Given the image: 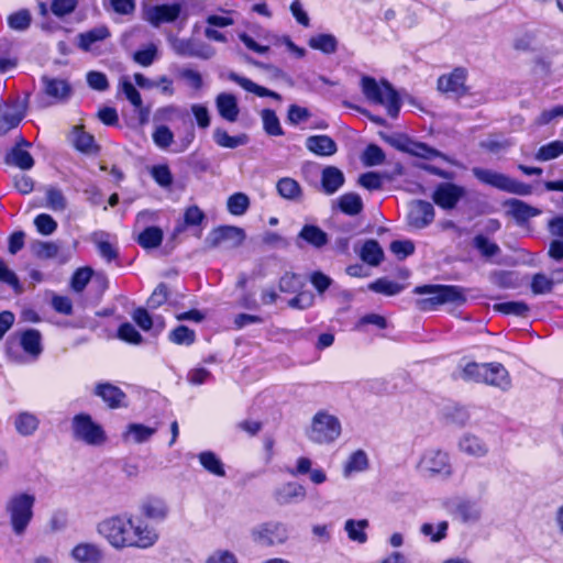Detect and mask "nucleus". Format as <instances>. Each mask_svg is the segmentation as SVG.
Listing matches in <instances>:
<instances>
[{"instance_id":"nucleus-1","label":"nucleus","mask_w":563,"mask_h":563,"mask_svg":"<svg viewBox=\"0 0 563 563\" xmlns=\"http://www.w3.org/2000/svg\"><path fill=\"white\" fill-rule=\"evenodd\" d=\"M97 532L113 549H148L158 540L157 531L142 518L133 515L117 514L102 519Z\"/></svg>"},{"instance_id":"nucleus-2","label":"nucleus","mask_w":563,"mask_h":563,"mask_svg":"<svg viewBox=\"0 0 563 563\" xmlns=\"http://www.w3.org/2000/svg\"><path fill=\"white\" fill-rule=\"evenodd\" d=\"M361 89L369 102L384 106L390 118L396 119L399 115L401 98L388 80L377 81L374 77L365 75L361 78Z\"/></svg>"},{"instance_id":"nucleus-3","label":"nucleus","mask_w":563,"mask_h":563,"mask_svg":"<svg viewBox=\"0 0 563 563\" xmlns=\"http://www.w3.org/2000/svg\"><path fill=\"white\" fill-rule=\"evenodd\" d=\"M413 292L430 295L428 298L418 299L416 301V306L420 311L435 310L439 306L444 303L461 306L466 302L465 289L457 285H422L415 287Z\"/></svg>"},{"instance_id":"nucleus-4","label":"nucleus","mask_w":563,"mask_h":563,"mask_svg":"<svg viewBox=\"0 0 563 563\" xmlns=\"http://www.w3.org/2000/svg\"><path fill=\"white\" fill-rule=\"evenodd\" d=\"M473 176L483 185L490 186L500 191L518 196H529L533 191L530 184L514 179L506 174L483 167H473Z\"/></svg>"},{"instance_id":"nucleus-5","label":"nucleus","mask_w":563,"mask_h":563,"mask_svg":"<svg viewBox=\"0 0 563 563\" xmlns=\"http://www.w3.org/2000/svg\"><path fill=\"white\" fill-rule=\"evenodd\" d=\"M34 504V495L27 493H18L9 498L5 510L10 518L12 531L16 536L23 534L32 521Z\"/></svg>"},{"instance_id":"nucleus-6","label":"nucleus","mask_w":563,"mask_h":563,"mask_svg":"<svg viewBox=\"0 0 563 563\" xmlns=\"http://www.w3.org/2000/svg\"><path fill=\"white\" fill-rule=\"evenodd\" d=\"M341 432L342 427L338 417L319 410L311 420L307 437L313 443L330 444L341 435Z\"/></svg>"},{"instance_id":"nucleus-7","label":"nucleus","mask_w":563,"mask_h":563,"mask_svg":"<svg viewBox=\"0 0 563 563\" xmlns=\"http://www.w3.org/2000/svg\"><path fill=\"white\" fill-rule=\"evenodd\" d=\"M73 437L92 446L102 445L107 434L102 426L96 422L89 413L80 412L71 419Z\"/></svg>"},{"instance_id":"nucleus-8","label":"nucleus","mask_w":563,"mask_h":563,"mask_svg":"<svg viewBox=\"0 0 563 563\" xmlns=\"http://www.w3.org/2000/svg\"><path fill=\"white\" fill-rule=\"evenodd\" d=\"M468 73L464 67H455L449 74H443L438 78L437 89L446 96L462 98L470 93L466 85Z\"/></svg>"},{"instance_id":"nucleus-9","label":"nucleus","mask_w":563,"mask_h":563,"mask_svg":"<svg viewBox=\"0 0 563 563\" xmlns=\"http://www.w3.org/2000/svg\"><path fill=\"white\" fill-rule=\"evenodd\" d=\"M252 539L262 547H274L288 539L286 527L280 522H264L252 530Z\"/></svg>"},{"instance_id":"nucleus-10","label":"nucleus","mask_w":563,"mask_h":563,"mask_svg":"<svg viewBox=\"0 0 563 563\" xmlns=\"http://www.w3.org/2000/svg\"><path fill=\"white\" fill-rule=\"evenodd\" d=\"M465 196L466 189L463 186L452 181H445L439 184L434 188L432 192V200L439 208L443 210H452Z\"/></svg>"},{"instance_id":"nucleus-11","label":"nucleus","mask_w":563,"mask_h":563,"mask_svg":"<svg viewBox=\"0 0 563 563\" xmlns=\"http://www.w3.org/2000/svg\"><path fill=\"white\" fill-rule=\"evenodd\" d=\"M93 395L101 398L110 410L128 407L126 394L119 386L109 382L97 383L93 388Z\"/></svg>"},{"instance_id":"nucleus-12","label":"nucleus","mask_w":563,"mask_h":563,"mask_svg":"<svg viewBox=\"0 0 563 563\" xmlns=\"http://www.w3.org/2000/svg\"><path fill=\"white\" fill-rule=\"evenodd\" d=\"M245 238L241 228L232 225H220L211 230L208 234L206 243L209 247H218L223 243L230 242L231 246H239Z\"/></svg>"},{"instance_id":"nucleus-13","label":"nucleus","mask_w":563,"mask_h":563,"mask_svg":"<svg viewBox=\"0 0 563 563\" xmlns=\"http://www.w3.org/2000/svg\"><path fill=\"white\" fill-rule=\"evenodd\" d=\"M30 146L31 143L26 141L23 135H20L14 146L7 153L4 162L22 170L31 169L35 162L31 153L26 150Z\"/></svg>"},{"instance_id":"nucleus-14","label":"nucleus","mask_w":563,"mask_h":563,"mask_svg":"<svg viewBox=\"0 0 563 563\" xmlns=\"http://www.w3.org/2000/svg\"><path fill=\"white\" fill-rule=\"evenodd\" d=\"M484 385L499 388L504 391L510 389L511 377L508 369L499 362L484 363Z\"/></svg>"},{"instance_id":"nucleus-15","label":"nucleus","mask_w":563,"mask_h":563,"mask_svg":"<svg viewBox=\"0 0 563 563\" xmlns=\"http://www.w3.org/2000/svg\"><path fill=\"white\" fill-rule=\"evenodd\" d=\"M420 464L431 475H450L452 472L449 454L441 450L428 451L421 457Z\"/></svg>"},{"instance_id":"nucleus-16","label":"nucleus","mask_w":563,"mask_h":563,"mask_svg":"<svg viewBox=\"0 0 563 563\" xmlns=\"http://www.w3.org/2000/svg\"><path fill=\"white\" fill-rule=\"evenodd\" d=\"M181 12V5L178 2L156 4L147 10V20L154 25L158 26L163 23L175 22Z\"/></svg>"},{"instance_id":"nucleus-17","label":"nucleus","mask_w":563,"mask_h":563,"mask_svg":"<svg viewBox=\"0 0 563 563\" xmlns=\"http://www.w3.org/2000/svg\"><path fill=\"white\" fill-rule=\"evenodd\" d=\"M435 217L433 205L426 200H417L409 211V224L415 229H424Z\"/></svg>"},{"instance_id":"nucleus-18","label":"nucleus","mask_w":563,"mask_h":563,"mask_svg":"<svg viewBox=\"0 0 563 563\" xmlns=\"http://www.w3.org/2000/svg\"><path fill=\"white\" fill-rule=\"evenodd\" d=\"M41 81L44 93L54 101H64L71 95V87L65 79L51 78L44 75Z\"/></svg>"},{"instance_id":"nucleus-19","label":"nucleus","mask_w":563,"mask_h":563,"mask_svg":"<svg viewBox=\"0 0 563 563\" xmlns=\"http://www.w3.org/2000/svg\"><path fill=\"white\" fill-rule=\"evenodd\" d=\"M504 205L508 207L507 213L519 224H523L531 218H534L541 213L540 209L516 198L506 200Z\"/></svg>"},{"instance_id":"nucleus-20","label":"nucleus","mask_w":563,"mask_h":563,"mask_svg":"<svg viewBox=\"0 0 563 563\" xmlns=\"http://www.w3.org/2000/svg\"><path fill=\"white\" fill-rule=\"evenodd\" d=\"M306 147L309 152L317 156H332L338 152L335 141L327 134H318L308 136Z\"/></svg>"},{"instance_id":"nucleus-21","label":"nucleus","mask_w":563,"mask_h":563,"mask_svg":"<svg viewBox=\"0 0 563 563\" xmlns=\"http://www.w3.org/2000/svg\"><path fill=\"white\" fill-rule=\"evenodd\" d=\"M142 515L151 520L163 521L168 516V506L166 501L157 496H147L141 504Z\"/></svg>"},{"instance_id":"nucleus-22","label":"nucleus","mask_w":563,"mask_h":563,"mask_svg":"<svg viewBox=\"0 0 563 563\" xmlns=\"http://www.w3.org/2000/svg\"><path fill=\"white\" fill-rule=\"evenodd\" d=\"M305 497V487L296 482L285 483L274 492V499L278 505H287Z\"/></svg>"},{"instance_id":"nucleus-23","label":"nucleus","mask_w":563,"mask_h":563,"mask_svg":"<svg viewBox=\"0 0 563 563\" xmlns=\"http://www.w3.org/2000/svg\"><path fill=\"white\" fill-rule=\"evenodd\" d=\"M345 178L341 169L335 166H327L321 172V188L325 195H333L343 185Z\"/></svg>"},{"instance_id":"nucleus-24","label":"nucleus","mask_w":563,"mask_h":563,"mask_svg":"<svg viewBox=\"0 0 563 563\" xmlns=\"http://www.w3.org/2000/svg\"><path fill=\"white\" fill-rule=\"evenodd\" d=\"M216 104L222 119L228 122H235L238 120L240 110L234 95L224 92L218 95Z\"/></svg>"},{"instance_id":"nucleus-25","label":"nucleus","mask_w":563,"mask_h":563,"mask_svg":"<svg viewBox=\"0 0 563 563\" xmlns=\"http://www.w3.org/2000/svg\"><path fill=\"white\" fill-rule=\"evenodd\" d=\"M71 556L79 563H100L101 549L93 543H79L71 550Z\"/></svg>"},{"instance_id":"nucleus-26","label":"nucleus","mask_w":563,"mask_h":563,"mask_svg":"<svg viewBox=\"0 0 563 563\" xmlns=\"http://www.w3.org/2000/svg\"><path fill=\"white\" fill-rule=\"evenodd\" d=\"M74 147L84 154H98L100 146L96 144L95 137L85 131L82 125L74 128Z\"/></svg>"},{"instance_id":"nucleus-27","label":"nucleus","mask_w":563,"mask_h":563,"mask_svg":"<svg viewBox=\"0 0 563 563\" xmlns=\"http://www.w3.org/2000/svg\"><path fill=\"white\" fill-rule=\"evenodd\" d=\"M231 79L235 81L240 87H242L245 91L252 92L257 97H268L275 100H280L282 96L276 91H273L264 86L257 85L253 80L246 77H242L235 74L231 75Z\"/></svg>"},{"instance_id":"nucleus-28","label":"nucleus","mask_w":563,"mask_h":563,"mask_svg":"<svg viewBox=\"0 0 563 563\" xmlns=\"http://www.w3.org/2000/svg\"><path fill=\"white\" fill-rule=\"evenodd\" d=\"M360 257L369 266H378L384 260V251L376 240L369 239L363 243Z\"/></svg>"},{"instance_id":"nucleus-29","label":"nucleus","mask_w":563,"mask_h":563,"mask_svg":"<svg viewBox=\"0 0 563 563\" xmlns=\"http://www.w3.org/2000/svg\"><path fill=\"white\" fill-rule=\"evenodd\" d=\"M41 333L36 329H26L20 335V345L22 350L34 357L42 353Z\"/></svg>"},{"instance_id":"nucleus-30","label":"nucleus","mask_w":563,"mask_h":563,"mask_svg":"<svg viewBox=\"0 0 563 563\" xmlns=\"http://www.w3.org/2000/svg\"><path fill=\"white\" fill-rule=\"evenodd\" d=\"M298 236L316 249H321L328 243V234L314 224H305Z\"/></svg>"},{"instance_id":"nucleus-31","label":"nucleus","mask_w":563,"mask_h":563,"mask_svg":"<svg viewBox=\"0 0 563 563\" xmlns=\"http://www.w3.org/2000/svg\"><path fill=\"white\" fill-rule=\"evenodd\" d=\"M40 419L29 411L19 412L14 419L16 432L23 437H30L38 429Z\"/></svg>"},{"instance_id":"nucleus-32","label":"nucleus","mask_w":563,"mask_h":563,"mask_svg":"<svg viewBox=\"0 0 563 563\" xmlns=\"http://www.w3.org/2000/svg\"><path fill=\"white\" fill-rule=\"evenodd\" d=\"M310 48L319 51L325 55L334 54L338 49V40L333 34L320 33L309 38Z\"/></svg>"},{"instance_id":"nucleus-33","label":"nucleus","mask_w":563,"mask_h":563,"mask_svg":"<svg viewBox=\"0 0 563 563\" xmlns=\"http://www.w3.org/2000/svg\"><path fill=\"white\" fill-rule=\"evenodd\" d=\"M109 36L110 32L107 26L91 29L78 34V47L84 52H89L95 43L101 42Z\"/></svg>"},{"instance_id":"nucleus-34","label":"nucleus","mask_w":563,"mask_h":563,"mask_svg":"<svg viewBox=\"0 0 563 563\" xmlns=\"http://www.w3.org/2000/svg\"><path fill=\"white\" fill-rule=\"evenodd\" d=\"M338 207L342 213L353 217L363 211L364 205L360 195L346 192L338 198Z\"/></svg>"},{"instance_id":"nucleus-35","label":"nucleus","mask_w":563,"mask_h":563,"mask_svg":"<svg viewBox=\"0 0 563 563\" xmlns=\"http://www.w3.org/2000/svg\"><path fill=\"white\" fill-rule=\"evenodd\" d=\"M459 448L462 452L475 456H485L488 449L483 440L473 434H465L459 442Z\"/></svg>"},{"instance_id":"nucleus-36","label":"nucleus","mask_w":563,"mask_h":563,"mask_svg":"<svg viewBox=\"0 0 563 563\" xmlns=\"http://www.w3.org/2000/svg\"><path fill=\"white\" fill-rule=\"evenodd\" d=\"M163 230L158 227H146L137 236V244L145 249L152 250L158 247L163 242Z\"/></svg>"},{"instance_id":"nucleus-37","label":"nucleus","mask_w":563,"mask_h":563,"mask_svg":"<svg viewBox=\"0 0 563 563\" xmlns=\"http://www.w3.org/2000/svg\"><path fill=\"white\" fill-rule=\"evenodd\" d=\"M199 462L201 466L209 472L210 474L224 477L225 468L222 461L218 457V455L212 451H202L198 454Z\"/></svg>"},{"instance_id":"nucleus-38","label":"nucleus","mask_w":563,"mask_h":563,"mask_svg":"<svg viewBox=\"0 0 563 563\" xmlns=\"http://www.w3.org/2000/svg\"><path fill=\"white\" fill-rule=\"evenodd\" d=\"M277 192L287 200H297L301 197L302 190L297 180L290 177H283L276 184Z\"/></svg>"},{"instance_id":"nucleus-39","label":"nucleus","mask_w":563,"mask_h":563,"mask_svg":"<svg viewBox=\"0 0 563 563\" xmlns=\"http://www.w3.org/2000/svg\"><path fill=\"white\" fill-rule=\"evenodd\" d=\"M196 339L195 330L185 324H178L168 333L169 342L176 345L190 346L196 342Z\"/></svg>"},{"instance_id":"nucleus-40","label":"nucleus","mask_w":563,"mask_h":563,"mask_svg":"<svg viewBox=\"0 0 563 563\" xmlns=\"http://www.w3.org/2000/svg\"><path fill=\"white\" fill-rule=\"evenodd\" d=\"M367 288L377 294L394 296L399 294L404 289V286L396 282L388 280L385 277H380L369 283Z\"/></svg>"},{"instance_id":"nucleus-41","label":"nucleus","mask_w":563,"mask_h":563,"mask_svg":"<svg viewBox=\"0 0 563 563\" xmlns=\"http://www.w3.org/2000/svg\"><path fill=\"white\" fill-rule=\"evenodd\" d=\"M305 285L302 277L292 272H286L279 278L278 288L282 292L294 294L298 292Z\"/></svg>"},{"instance_id":"nucleus-42","label":"nucleus","mask_w":563,"mask_h":563,"mask_svg":"<svg viewBox=\"0 0 563 563\" xmlns=\"http://www.w3.org/2000/svg\"><path fill=\"white\" fill-rule=\"evenodd\" d=\"M262 120L264 131L271 136H282L285 134L276 112L272 109L262 110Z\"/></svg>"},{"instance_id":"nucleus-43","label":"nucleus","mask_w":563,"mask_h":563,"mask_svg":"<svg viewBox=\"0 0 563 563\" xmlns=\"http://www.w3.org/2000/svg\"><path fill=\"white\" fill-rule=\"evenodd\" d=\"M494 310L506 316L526 317L530 309L525 301H505L495 303Z\"/></svg>"},{"instance_id":"nucleus-44","label":"nucleus","mask_w":563,"mask_h":563,"mask_svg":"<svg viewBox=\"0 0 563 563\" xmlns=\"http://www.w3.org/2000/svg\"><path fill=\"white\" fill-rule=\"evenodd\" d=\"M461 378L467 383L484 384V363H466L461 371Z\"/></svg>"},{"instance_id":"nucleus-45","label":"nucleus","mask_w":563,"mask_h":563,"mask_svg":"<svg viewBox=\"0 0 563 563\" xmlns=\"http://www.w3.org/2000/svg\"><path fill=\"white\" fill-rule=\"evenodd\" d=\"M93 275V271L91 267L85 266L77 268L70 278V287L71 289L80 294L85 290L87 285L89 284L91 277Z\"/></svg>"},{"instance_id":"nucleus-46","label":"nucleus","mask_w":563,"mask_h":563,"mask_svg":"<svg viewBox=\"0 0 563 563\" xmlns=\"http://www.w3.org/2000/svg\"><path fill=\"white\" fill-rule=\"evenodd\" d=\"M170 291L167 284L159 283L147 298L146 306L151 310H156L168 301Z\"/></svg>"},{"instance_id":"nucleus-47","label":"nucleus","mask_w":563,"mask_h":563,"mask_svg":"<svg viewBox=\"0 0 563 563\" xmlns=\"http://www.w3.org/2000/svg\"><path fill=\"white\" fill-rule=\"evenodd\" d=\"M563 154V141H552L540 146L536 153V159L547 162L554 159Z\"/></svg>"},{"instance_id":"nucleus-48","label":"nucleus","mask_w":563,"mask_h":563,"mask_svg":"<svg viewBox=\"0 0 563 563\" xmlns=\"http://www.w3.org/2000/svg\"><path fill=\"white\" fill-rule=\"evenodd\" d=\"M368 526L366 519H362L355 521L353 519H349L345 522V531L347 532L349 539L352 541H356L358 543H364L367 540V534L365 533V528Z\"/></svg>"},{"instance_id":"nucleus-49","label":"nucleus","mask_w":563,"mask_h":563,"mask_svg":"<svg viewBox=\"0 0 563 563\" xmlns=\"http://www.w3.org/2000/svg\"><path fill=\"white\" fill-rule=\"evenodd\" d=\"M8 25L14 31H25L32 22L31 13L27 9H20L11 13L7 19Z\"/></svg>"},{"instance_id":"nucleus-50","label":"nucleus","mask_w":563,"mask_h":563,"mask_svg":"<svg viewBox=\"0 0 563 563\" xmlns=\"http://www.w3.org/2000/svg\"><path fill=\"white\" fill-rule=\"evenodd\" d=\"M117 338L122 342L139 345L143 342L142 334L130 322H123L117 330Z\"/></svg>"},{"instance_id":"nucleus-51","label":"nucleus","mask_w":563,"mask_h":563,"mask_svg":"<svg viewBox=\"0 0 563 563\" xmlns=\"http://www.w3.org/2000/svg\"><path fill=\"white\" fill-rule=\"evenodd\" d=\"M250 207V199L243 192H235L228 198L227 208L232 216L244 214Z\"/></svg>"},{"instance_id":"nucleus-52","label":"nucleus","mask_w":563,"mask_h":563,"mask_svg":"<svg viewBox=\"0 0 563 563\" xmlns=\"http://www.w3.org/2000/svg\"><path fill=\"white\" fill-rule=\"evenodd\" d=\"M214 141L216 143L224 148H236L238 146L244 144L246 142L245 135H235L231 136L229 133L223 129H217L214 131Z\"/></svg>"},{"instance_id":"nucleus-53","label":"nucleus","mask_w":563,"mask_h":563,"mask_svg":"<svg viewBox=\"0 0 563 563\" xmlns=\"http://www.w3.org/2000/svg\"><path fill=\"white\" fill-rule=\"evenodd\" d=\"M473 245L484 257H493L500 252L498 244L484 234L475 235Z\"/></svg>"},{"instance_id":"nucleus-54","label":"nucleus","mask_w":563,"mask_h":563,"mask_svg":"<svg viewBox=\"0 0 563 563\" xmlns=\"http://www.w3.org/2000/svg\"><path fill=\"white\" fill-rule=\"evenodd\" d=\"M386 155L380 146L368 144L362 155V162L365 166H376L384 163Z\"/></svg>"},{"instance_id":"nucleus-55","label":"nucleus","mask_w":563,"mask_h":563,"mask_svg":"<svg viewBox=\"0 0 563 563\" xmlns=\"http://www.w3.org/2000/svg\"><path fill=\"white\" fill-rule=\"evenodd\" d=\"M150 173L155 183L161 187L167 188L172 186L174 178L167 164L154 165Z\"/></svg>"},{"instance_id":"nucleus-56","label":"nucleus","mask_w":563,"mask_h":563,"mask_svg":"<svg viewBox=\"0 0 563 563\" xmlns=\"http://www.w3.org/2000/svg\"><path fill=\"white\" fill-rule=\"evenodd\" d=\"M395 146H396V148H398L402 152H407V153H410L412 155H416V156H419L422 158H432V157H437L440 155L438 150L430 147L429 145H427L426 143H422V142H416L413 144V148H408L407 146L401 145V144H397Z\"/></svg>"},{"instance_id":"nucleus-57","label":"nucleus","mask_w":563,"mask_h":563,"mask_svg":"<svg viewBox=\"0 0 563 563\" xmlns=\"http://www.w3.org/2000/svg\"><path fill=\"white\" fill-rule=\"evenodd\" d=\"M367 467L368 459L363 450H356L355 452H353L345 464V471L347 473L362 472L365 471Z\"/></svg>"},{"instance_id":"nucleus-58","label":"nucleus","mask_w":563,"mask_h":563,"mask_svg":"<svg viewBox=\"0 0 563 563\" xmlns=\"http://www.w3.org/2000/svg\"><path fill=\"white\" fill-rule=\"evenodd\" d=\"M554 283L551 278L547 277L543 273H537L531 279V291L534 295H543L552 291Z\"/></svg>"},{"instance_id":"nucleus-59","label":"nucleus","mask_w":563,"mask_h":563,"mask_svg":"<svg viewBox=\"0 0 563 563\" xmlns=\"http://www.w3.org/2000/svg\"><path fill=\"white\" fill-rule=\"evenodd\" d=\"M34 225L42 235H51L57 229V222L47 213H40L34 218Z\"/></svg>"},{"instance_id":"nucleus-60","label":"nucleus","mask_w":563,"mask_h":563,"mask_svg":"<svg viewBox=\"0 0 563 563\" xmlns=\"http://www.w3.org/2000/svg\"><path fill=\"white\" fill-rule=\"evenodd\" d=\"M358 185L369 191L380 190L383 188V178L376 172H366L360 175Z\"/></svg>"},{"instance_id":"nucleus-61","label":"nucleus","mask_w":563,"mask_h":563,"mask_svg":"<svg viewBox=\"0 0 563 563\" xmlns=\"http://www.w3.org/2000/svg\"><path fill=\"white\" fill-rule=\"evenodd\" d=\"M51 306L55 312L63 316H71L74 313V305L68 296L53 295Z\"/></svg>"},{"instance_id":"nucleus-62","label":"nucleus","mask_w":563,"mask_h":563,"mask_svg":"<svg viewBox=\"0 0 563 563\" xmlns=\"http://www.w3.org/2000/svg\"><path fill=\"white\" fill-rule=\"evenodd\" d=\"M132 319L136 325L143 331L152 330L154 321L150 312L144 307H137L132 312Z\"/></svg>"},{"instance_id":"nucleus-63","label":"nucleus","mask_w":563,"mask_h":563,"mask_svg":"<svg viewBox=\"0 0 563 563\" xmlns=\"http://www.w3.org/2000/svg\"><path fill=\"white\" fill-rule=\"evenodd\" d=\"M78 0H52L51 11L57 18H63L75 11Z\"/></svg>"},{"instance_id":"nucleus-64","label":"nucleus","mask_w":563,"mask_h":563,"mask_svg":"<svg viewBox=\"0 0 563 563\" xmlns=\"http://www.w3.org/2000/svg\"><path fill=\"white\" fill-rule=\"evenodd\" d=\"M153 141L161 148H167L174 141V134L167 125H159L153 132Z\"/></svg>"}]
</instances>
